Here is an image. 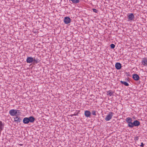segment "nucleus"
<instances>
[{"mask_svg": "<svg viewBox=\"0 0 147 147\" xmlns=\"http://www.w3.org/2000/svg\"><path fill=\"white\" fill-rule=\"evenodd\" d=\"M84 115L87 117H90L91 115V112L88 111H85Z\"/></svg>", "mask_w": 147, "mask_h": 147, "instance_id": "10", "label": "nucleus"}, {"mask_svg": "<svg viewBox=\"0 0 147 147\" xmlns=\"http://www.w3.org/2000/svg\"><path fill=\"white\" fill-rule=\"evenodd\" d=\"M23 122L24 124H28L29 123L28 117H25L24 118Z\"/></svg>", "mask_w": 147, "mask_h": 147, "instance_id": "13", "label": "nucleus"}, {"mask_svg": "<svg viewBox=\"0 0 147 147\" xmlns=\"http://www.w3.org/2000/svg\"><path fill=\"white\" fill-rule=\"evenodd\" d=\"M128 21H132L134 18V16L133 13H130L128 16Z\"/></svg>", "mask_w": 147, "mask_h": 147, "instance_id": "5", "label": "nucleus"}, {"mask_svg": "<svg viewBox=\"0 0 147 147\" xmlns=\"http://www.w3.org/2000/svg\"><path fill=\"white\" fill-rule=\"evenodd\" d=\"M26 62L28 63H30L34 62V58L32 57H28L26 59Z\"/></svg>", "mask_w": 147, "mask_h": 147, "instance_id": "6", "label": "nucleus"}, {"mask_svg": "<svg viewBox=\"0 0 147 147\" xmlns=\"http://www.w3.org/2000/svg\"><path fill=\"white\" fill-rule=\"evenodd\" d=\"M110 47L111 49H114L115 47V45L113 44H112L110 45Z\"/></svg>", "mask_w": 147, "mask_h": 147, "instance_id": "20", "label": "nucleus"}, {"mask_svg": "<svg viewBox=\"0 0 147 147\" xmlns=\"http://www.w3.org/2000/svg\"><path fill=\"white\" fill-rule=\"evenodd\" d=\"M128 76H130V75H128Z\"/></svg>", "mask_w": 147, "mask_h": 147, "instance_id": "29", "label": "nucleus"}, {"mask_svg": "<svg viewBox=\"0 0 147 147\" xmlns=\"http://www.w3.org/2000/svg\"><path fill=\"white\" fill-rule=\"evenodd\" d=\"M132 78L134 80L136 81L138 80L140 78L139 76L136 74H133Z\"/></svg>", "mask_w": 147, "mask_h": 147, "instance_id": "8", "label": "nucleus"}, {"mask_svg": "<svg viewBox=\"0 0 147 147\" xmlns=\"http://www.w3.org/2000/svg\"><path fill=\"white\" fill-rule=\"evenodd\" d=\"M22 145V144H20V145H21V146Z\"/></svg>", "mask_w": 147, "mask_h": 147, "instance_id": "27", "label": "nucleus"}, {"mask_svg": "<svg viewBox=\"0 0 147 147\" xmlns=\"http://www.w3.org/2000/svg\"><path fill=\"white\" fill-rule=\"evenodd\" d=\"M18 113H19V114H20L21 113L20 112H19V111H18Z\"/></svg>", "mask_w": 147, "mask_h": 147, "instance_id": "26", "label": "nucleus"}, {"mask_svg": "<svg viewBox=\"0 0 147 147\" xmlns=\"http://www.w3.org/2000/svg\"><path fill=\"white\" fill-rule=\"evenodd\" d=\"M125 120L127 123H128L129 122L132 121V119L130 117H128Z\"/></svg>", "mask_w": 147, "mask_h": 147, "instance_id": "17", "label": "nucleus"}, {"mask_svg": "<svg viewBox=\"0 0 147 147\" xmlns=\"http://www.w3.org/2000/svg\"><path fill=\"white\" fill-rule=\"evenodd\" d=\"M34 63H37L40 61V57L37 55V56H35L34 58Z\"/></svg>", "mask_w": 147, "mask_h": 147, "instance_id": "3", "label": "nucleus"}, {"mask_svg": "<svg viewBox=\"0 0 147 147\" xmlns=\"http://www.w3.org/2000/svg\"><path fill=\"white\" fill-rule=\"evenodd\" d=\"M63 21L65 24H68L70 22L71 19L68 17H66L64 18Z\"/></svg>", "mask_w": 147, "mask_h": 147, "instance_id": "4", "label": "nucleus"}, {"mask_svg": "<svg viewBox=\"0 0 147 147\" xmlns=\"http://www.w3.org/2000/svg\"><path fill=\"white\" fill-rule=\"evenodd\" d=\"M4 124H3L2 122L0 121V132L3 129Z\"/></svg>", "mask_w": 147, "mask_h": 147, "instance_id": "14", "label": "nucleus"}, {"mask_svg": "<svg viewBox=\"0 0 147 147\" xmlns=\"http://www.w3.org/2000/svg\"><path fill=\"white\" fill-rule=\"evenodd\" d=\"M96 111H92V113L93 115L95 116L96 115Z\"/></svg>", "mask_w": 147, "mask_h": 147, "instance_id": "21", "label": "nucleus"}, {"mask_svg": "<svg viewBox=\"0 0 147 147\" xmlns=\"http://www.w3.org/2000/svg\"><path fill=\"white\" fill-rule=\"evenodd\" d=\"M21 120V119L20 118V117H18V119L16 120L15 121H16L18 123H19L20 122Z\"/></svg>", "mask_w": 147, "mask_h": 147, "instance_id": "19", "label": "nucleus"}, {"mask_svg": "<svg viewBox=\"0 0 147 147\" xmlns=\"http://www.w3.org/2000/svg\"><path fill=\"white\" fill-rule=\"evenodd\" d=\"M140 122L138 121L137 120H135L133 122V127L134 126H138L140 125Z\"/></svg>", "mask_w": 147, "mask_h": 147, "instance_id": "9", "label": "nucleus"}, {"mask_svg": "<svg viewBox=\"0 0 147 147\" xmlns=\"http://www.w3.org/2000/svg\"><path fill=\"white\" fill-rule=\"evenodd\" d=\"M138 136H136V137H135V138H134V140H136V141H137V140H138Z\"/></svg>", "mask_w": 147, "mask_h": 147, "instance_id": "23", "label": "nucleus"}, {"mask_svg": "<svg viewBox=\"0 0 147 147\" xmlns=\"http://www.w3.org/2000/svg\"><path fill=\"white\" fill-rule=\"evenodd\" d=\"M107 92V95H109L110 96L112 95L113 94V91L111 90H111H109Z\"/></svg>", "mask_w": 147, "mask_h": 147, "instance_id": "18", "label": "nucleus"}, {"mask_svg": "<svg viewBox=\"0 0 147 147\" xmlns=\"http://www.w3.org/2000/svg\"><path fill=\"white\" fill-rule=\"evenodd\" d=\"M18 111H20V110L12 109L9 111V113L11 116H14L17 115V114L18 113Z\"/></svg>", "mask_w": 147, "mask_h": 147, "instance_id": "1", "label": "nucleus"}, {"mask_svg": "<svg viewBox=\"0 0 147 147\" xmlns=\"http://www.w3.org/2000/svg\"><path fill=\"white\" fill-rule=\"evenodd\" d=\"M142 63L144 66L147 65V58H143L142 61Z\"/></svg>", "mask_w": 147, "mask_h": 147, "instance_id": "11", "label": "nucleus"}, {"mask_svg": "<svg viewBox=\"0 0 147 147\" xmlns=\"http://www.w3.org/2000/svg\"><path fill=\"white\" fill-rule=\"evenodd\" d=\"M49 59H48L47 60V61H48Z\"/></svg>", "mask_w": 147, "mask_h": 147, "instance_id": "28", "label": "nucleus"}, {"mask_svg": "<svg viewBox=\"0 0 147 147\" xmlns=\"http://www.w3.org/2000/svg\"><path fill=\"white\" fill-rule=\"evenodd\" d=\"M115 67L117 69H120L121 67V65L119 63H117L115 64Z\"/></svg>", "mask_w": 147, "mask_h": 147, "instance_id": "7", "label": "nucleus"}, {"mask_svg": "<svg viewBox=\"0 0 147 147\" xmlns=\"http://www.w3.org/2000/svg\"><path fill=\"white\" fill-rule=\"evenodd\" d=\"M127 123L129 127L131 128L133 127V123H132V121L129 122Z\"/></svg>", "mask_w": 147, "mask_h": 147, "instance_id": "16", "label": "nucleus"}, {"mask_svg": "<svg viewBox=\"0 0 147 147\" xmlns=\"http://www.w3.org/2000/svg\"><path fill=\"white\" fill-rule=\"evenodd\" d=\"M114 113L112 112H110L107 116L105 119L106 121H109L112 118Z\"/></svg>", "mask_w": 147, "mask_h": 147, "instance_id": "2", "label": "nucleus"}, {"mask_svg": "<svg viewBox=\"0 0 147 147\" xmlns=\"http://www.w3.org/2000/svg\"><path fill=\"white\" fill-rule=\"evenodd\" d=\"M120 82L121 84L124 85L125 86H129V84L126 82L121 81H120Z\"/></svg>", "mask_w": 147, "mask_h": 147, "instance_id": "15", "label": "nucleus"}, {"mask_svg": "<svg viewBox=\"0 0 147 147\" xmlns=\"http://www.w3.org/2000/svg\"><path fill=\"white\" fill-rule=\"evenodd\" d=\"M92 10L93 11V12L96 13H98V10H97L96 9H92Z\"/></svg>", "mask_w": 147, "mask_h": 147, "instance_id": "22", "label": "nucleus"}, {"mask_svg": "<svg viewBox=\"0 0 147 147\" xmlns=\"http://www.w3.org/2000/svg\"><path fill=\"white\" fill-rule=\"evenodd\" d=\"M18 117L16 116V117L14 118V121H15L16 120H17V119H18Z\"/></svg>", "mask_w": 147, "mask_h": 147, "instance_id": "25", "label": "nucleus"}, {"mask_svg": "<svg viewBox=\"0 0 147 147\" xmlns=\"http://www.w3.org/2000/svg\"><path fill=\"white\" fill-rule=\"evenodd\" d=\"M144 145V144L142 142L141 143V145H140V146L142 147H143Z\"/></svg>", "mask_w": 147, "mask_h": 147, "instance_id": "24", "label": "nucleus"}, {"mask_svg": "<svg viewBox=\"0 0 147 147\" xmlns=\"http://www.w3.org/2000/svg\"><path fill=\"white\" fill-rule=\"evenodd\" d=\"M29 122L33 123L35 120V119L33 116H30L28 117Z\"/></svg>", "mask_w": 147, "mask_h": 147, "instance_id": "12", "label": "nucleus"}]
</instances>
